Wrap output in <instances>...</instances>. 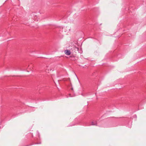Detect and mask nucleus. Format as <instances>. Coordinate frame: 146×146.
Returning <instances> with one entry per match:
<instances>
[{
	"mask_svg": "<svg viewBox=\"0 0 146 146\" xmlns=\"http://www.w3.org/2000/svg\"><path fill=\"white\" fill-rule=\"evenodd\" d=\"M70 87H71V88H70V89L71 90H73V87H72V84L71 83H70V84L68 85V88H70Z\"/></svg>",
	"mask_w": 146,
	"mask_h": 146,
	"instance_id": "nucleus-4",
	"label": "nucleus"
},
{
	"mask_svg": "<svg viewBox=\"0 0 146 146\" xmlns=\"http://www.w3.org/2000/svg\"><path fill=\"white\" fill-rule=\"evenodd\" d=\"M69 96H67V98H68V97H72V96L71 95V94H68Z\"/></svg>",
	"mask_w": 146,
	"mask_h": 146,
	"instance_id": "nucleus-6",
	"label": "nucleus"
},
{
	"mask_svg": "<svg viewBox=\"0 0 146 146\" xmlns=\"http://www.w3.org/2000/svg\"><path fill=\"white\" fill-rule=\"evenodd\" d=\"M75 76H76V78H77V79H78V81L79 82V80H78V78L77 77V76H76V74H75Z\"/></svg>",
	"mask_w": 146,
	"mask_h": 146,
	"instance_id": "nucleus-7",
	"label": "nucleus"
},
{
	"mask_svg": "<svg viewBox=\"0 0 146 146\" xmlns=\"http://www.w3.org/2000/svg\"><path fill=\"white\" fill-rule=\"evenodd\" d=\"M91 125H97V123L96 122L92 121L91 122Z\"/></svg>",
	"mask_w": 146,
	"mask_h": 146,
	"instance_id": "nucleus-5",
	"label": "nucleus"
},
{
	"mask_svg": "<svg viewBox=\"0 0 146 146\" xmlns=\"http://www.w3.org/2000/svg\"><path fill=\"white\" fill-rule=\"evenodd\" d=\"M33 144H31V145H27V146H31V145H33Z\"/></svg>",
	"mask_w": 146,
	"mask_h": 146,
	"instance_id": "nucleus-9",
	"label": "nucleus"
},
{
	"mask_svg": "<svg viewBox=\"0 0 146 146\" xmlns=\"http://www.w3.org/2000/svg\"><path fill=\"white\" fill-rule=\"evenodd\" d=\"M65 54L67 55H69L71 54V52L70 50H67L64 51Z\"/></svg>",
	"mask_w": 146,
	"mask_h": 146,
	"instance_id": "nucleus-3",
	"label": "nucleus"
},
{
	"mask_svg": "<svg viewBox=\"0 0 146 146\" xmlns=\"http://www.w3.org/2000/svg\"><path fill=\"white\" fill-rule=\"evenodd\" d=\"M35 144H38V143H35Z\"/></svg>",
	"mask_w": 146,
	"mask_h": 146,
	"instance_id": "nucleus-12",
	"label": "nucleus"
},
{
	"mask_svg": "<svg viewBox=\"0 0 146 146\" xmlns=\"http://www.w3.org/2000/svg\"><path fill=\"white\" fill-rule=\"evenodd\" d=\"M70 60H72V58H71V59H70Z\"/></svg>",
	"mask_w": 146,
	"mask_h": 146,
	"instance_id": "nucleus-11",
	"label": "nucleus"
},
{
	"mask_svg": "<svg viewBox=\"0 0 146 146\" xmlns=\"http://www.w3.org/2000/svg\"><path fill=\"white\" fill-rule=\"evenodd\" d=\"M30 134H31V135H32V137H33V135L32 133H30Z\"/></svg>",
	"mask_w": 146,
	"mask_h": 146,
	"instance_id": "nucleus-8",
	"label": "nucleus"
},
{
	"mask_svg": "<svg viewBox=\"0 0 146 146\" xmlns=\"http://www.w3.org/2000/svg\"><path fill=\"white\" fill-rule=\"evenodd\" d=\"M79 45L78 44V42L77 41H74V49L75 50V52L76 53L77 52L81 53L82 52L81 50L79 51L78 46Z\"/></svg>",
	"mask_w": 146,
	"mask_h": 146,
	"instance_id": "nucleus-1",
	"label": "nucleus"
},
{
	"mask_svg": "<svg viewBox=\"0 0 146 146\" xmlns=\"http://www.w3.org/2000/svg\"><path fill=\"white\" fill-rule=\"evenodd\" d=\"M45 71L47 73H49L50 71L52 70V68L49 66H46L45 68Z\"/></svg>",
	"mask_w": 146,
	"mask_h": 146,
	"instance_id": "nucleus-2",
	"label": "nucleus"
},
{
	"mask_svg": "<svg viewBox=\"0 0 146 146\" xmlns=\"http://www.w3.org/2000/svg\"><path fill=\"white\" fill-rule=\"evenodd\" d=\"M69 57H70V58H72V56H70Z\"/></svg>",
	"mask_w": 146,
	"mask_h": 146,
	"instance_id": "nucleus-10",
	"label": "nucleus"
}]
</instances>
